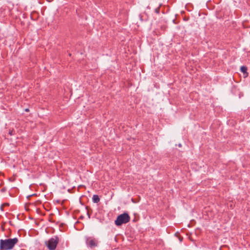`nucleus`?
Segmentation results:
<instances>
[{
    "instance_id": "nucleus-4",
    "label": "nucleus",
    "mask_w": 250,
    "mask_h": 250,
    "mask_svg": "<svg viewBox=\"0 0 250 250\" xmlns=\"http://www.w3.org/2000/svg\"><path fill=\"white\" fill-rule=\"evenodd\" d=\"M86 245L88 247L93 249L97 246V241L95 239L88 238L86 241Z\"/></svg>"
},
{
    "instance_id": "nucleus-2",
    "label": "nucleus",
    "mask_w": 250,
    "mask_h": 250,
    "mask_svg": "<svg viewBox=\"0 0 250 250\" xmlns=\"http://www.w3.org/2000/svg\"><path fill=\"white\" fill-rule=\"evenodd\" d=\"M130 216L127 213L125 212L119 215L115 221V224L117 226H121L123 224H126L129 222Z\"/></svg>"
},
{
    "instance_id": "nucleus-7",
    "label": "nucleus",
    "mask_w": 250,
    "mask_h": 250,
    "mask_svg": "<svg viewBox=\"0 0 250 250\" xmlns=\"http://www.w3.org/2000/svg\"><path fill=\"white\" fill-rule=\"evenodd\" d=\"M14 130H10L9 131V134L10 135H13L14 134Z\"/></svg>"
},
{
    "instance_id": "nucleus-1",
    "label": "nucleus",
    "mask_w": 250,
    "mask_h": 250,
    "mask_svg": "<svg viewBox=\"0 0 250 250\" xmlns=\"http://www.w3.org/2000/svg\"><path fill=\"white\" fill-rule=\"evenodd\" d=\"M18 241L19 240L16 237L5 240L1 239L0 240V249L1 250H12Z\"/></svg>"
},
{
    "instance_id": "nucleus-8",
    "label": "nucleus",
    "mask_w": 250,
    "mask_h": 250,
    "mask_svg": "<svg viewBox=\"0 0 250 250\" xmlns=\"http://www.w3.org/2000/svg\"><path fill=\"white\" fill-rule=\"evenodd\" d=\"M159 11H160V9H159V8H157L155 9V12L157 13H159Z\"/></svg>"
},
{
    "instance_id": "nucleus-12",
    "label": "nucleus",
    "mask_w": 250,
    "mask_h": 250,
    "mask_svg": "<svg viewBox=\"0 0 250 250\" xmlns=\"http://www.w3.org/2000/svg\"><path fill=\"white\" fill-rule=\"evenodd\" d=\"M28 110H28V109H25V111H28Z\"/></svg>"
},
{
    "instance_id": "nucleus-9",
    "label": "nucleus",
    "mask_w": 250,
    "mask_h": 250,
    "mask_svg": "<svg viewBox=\"0 0 250 250\" xmlns=\"http://www.w3.org/2000/svg\"><path fill=\"white\" fill-rule=\"evenodd\" d=\"M87 215L88 216V218H90V214L88 212H87Z\"/></svg>"
},
{
    "instance_id": "nucleus-6",
    "label": "nucleus",
    "mask_w": 250,
    "mask_h": 250,
    "mask_svg": "<svg viewBox=\"0 0 250 250\" xmlns=\"http://www.w3.org/2000/svg\"><path fill=\"white\" fill-rule=\"evenodd\" d=\"M100 199L98 195L94 194L92 197V201L95 203H98L100 202Z\"/></svg>"
},
{
    "instance_id": "nucleus-5",
    "label": "nucleus",
    "mask_w": 250,
    "mask_h": 250,
    "mask_svg": "<svg viewBox=\"0 0 250 250\" xmlns=\"http://www.w3.org/2000/svg\"><path fill=\"white\" fill-rule=\"evenodd\" d=\"M241 71L243 73L244 78H247L249 73L247 72L248 68L246 66H242L240 68Z\"/></svg>"
},
{
    "instance_id": "nucleus-3",
    "label": "nucleus",
    "mask_w": 250,
    "mask_h": 250,
    "mask_svg": "<svg viewBox=\"0 0 250 250\" xmlns=\"http://www.w3.org/2000/svg\"><path fill=\"white\" fill-rule=\"evenodd\" d=\"M59 241V238L57 236L51 238L48 241L45 242V244L49 250H55Z\"/></svg>"
},
{
    "instance_id": "nucleus-11",
    "label": "nucleus",
    "mask_w": 250,
    "mask_h": 250,
    "mask_svg": "<svg viewBox=\"0 0 250 250\" xmlns=\"http://www.w3.org/2000/svg\"><path fill=\"white\" fill-rule=\"evenodd\" d=\"M181 146H182V145L181 144H178L179 147H181Z\"/></svg>"
},
{
    "instance_id": "nucleus-10",
    "label": "nucleus",
    "mask_w": 250,
    "mask_h": 250,
    "mask_svg": "<svg viewBox=\"0 0 250 250\" xmlns=\"http://www.w3.org/2000/svg\"><path fill=\"white\" fill-rule=\"evenodd\" d=\"M179 239L180 241H181V242L183 240L182 237H180Z\"/></svg>"
},
{
    "instance_id": "nucleus-13",
    "label": "nucleus",
    "mask_w": 250,
    "mask_h": 250,
    "mask_svg": "<svg viewBox=\"0 0 250 250\" xmlns=\"http://www.w3.org/2000/svg\"><path fill=\"white\" fill-rule=\"evenodd\" d=\"M83 218V216H81V217H80V218H82H82Z\"/></svg>"
}]
</instances>
